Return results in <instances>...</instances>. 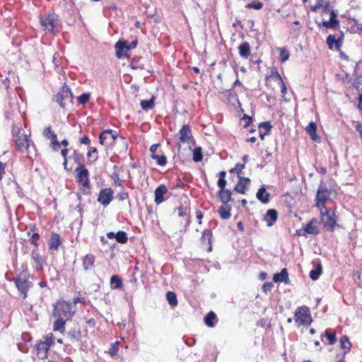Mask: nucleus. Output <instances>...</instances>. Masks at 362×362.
<instances>
[{
	"label": "nucleus",
	"mask_w": 362,
	"mask_h": 362,
	"mask_svg": "<svg viewBox=\"0 0 362 362\" xmlns=\"http://www.w3.org/2000/svg\"><path fill=\"white\" fill-rule=\"evenodd\" d=\"M76 182L83 187L81 189L83 194H89L90 185L89 181V173L86 168L83 165L80 164L75 170Z\"/></svg>",
	"instance_id": "1"
},
{
	"label": "nucleus",
	"mask_w": 362,
	"mask_h": 362,
	"mask_svg": "<svg viewBox=\"0 0 362 362\" xmlns=\"http://www.w3.org/2000/svg\"><path fill=\"white\" fill-rule=\"evenodd\" d=\"M321 222L325 228L329 231H334L337 226V216L334 211L320 209Z\"/></svg>",
	"instance_id": "2"
},
{
	"label": "nucleus",
	"mask_w": 362,
	"mask_h": 362,
	"mask_svg": "<svg viewBox=\"0 0 362 362\" xmlns=\"http://www.w3.org/2000/svg\"><path fill=\"white\" fill-rule=\"evenodd\" d=\"M295 321L298 325H310L313 322L310 311L308 307H298L295 312Z\"/></svg>",
	"instance_id": "3"
},
{
	"label": "nucleus",
	"mask_w": 362,
	"mask_h": 362,
	"mask_svg": "<svg viewBox=\"0 0 362 362\" xmlns=\"http://www.w3.org/2000/svg\"><path fill=\"white\" fill-rule=\"evenodd\" d=\"M72 307V305L66 301L58 303L57 305L54 306V316L61 317L63 319L68 320L74 313Z\"/></svg>",
	"instance_id": "4"
},
{
	"label": "nucleus",
	"mask_w": 362,
	"mask_h": 362,
	"mask_svg": "<svg viewBox=\"0 0 362 362\" xmlns=\"http://www.w3.org/2000/svg\"><path fill=\"white\" fill-rule=\"evenodd\" d=\"M73 94L71 89L66 86L64 85L57 94L54 95V100L59 103L61 107L64 108L66 102H71Z\"/></svg>",
	"instance_id": "5"
},
{
	"label": "nucleus",
	"mask_w": 362,
	"mask_h": 362,
	"mask_svg": "<svg viewBox=\"0 0 362 362\" xmlns=\"http://www.w3.org/2000/svg\"><path fill=\"white\" fill-rule=\"evenodd\" d=\"M330 192L325 186H320L316 194V204L315 206L320 210L323 209V206L329 199Z\"/></svg>",
	"instance_id": "6"
},
{
	"label": "nucleus",
	"mask_w": 362,
	"mask_h": 362,
	"mask_svg": "<svg viewBox=\"0 0 362 362\" xmlns=\"http://www.w3.org/2000/svg\"><path fill=\"white\" fill-rule=\"evenodd\" d=\"M337 14L338 13L336 10L332 9L329 13V20L323 21L322 22H316L318 27L323 26L326 28H338L339 27V21L337 19Z\"/></svg>",
	"instance_id": "7"
},
{
	"label": "nucleus",
	"mask_w": 362,
	"mask_h": 362,
	"mask_svg": "<svg viewBox=\"0 0 362 362\" xmlns=\"http://www.w3.org/2000/svg\"><path fill=\"white\" fill-rule=\"evenodd\" d=\"M40 23L45 30L52 33L57 24L54 14L49 13L41 17Z\"/></svg>",
	"instance_id": "8"
},
{
	"label": "nucleus",
	"mask_w": 362,
	"mask_h": 362,
	"mask_svg": "<svg viewBox=\"0 0 362 362\" xmlns=\"http://www.w3.org/2000/svg\"><path fill=\"white\" fill-rule=\"evenodd\" d=\"M117 133L112 129L104 130L99 136V142L101 145L112 144L117 138Z\"/></svg>",
	"instance_id": "9"
},
{
	"label": "nucleus",
	"mask_w": 362,
	"mask_h": 362,
	"mask_svg": "<svg viewBox=\"0 0 362 362\" xmlns=\"http://www.w3.org/2000/svg\"><path fill=\"white\" fill-rule=\"evenodd\" d=\"M113 190L111 188H105L100 191L97 201L103 206H107L113 199Z\"/></svg>",
	"instance_id": "10"
},
{
	"label": "nucleus",
	"mask_w": 362,
	"mask_h": 362,
	"mask_svg": "<svg viewBox=\"0 0 362 362\" xmlns=\"http://www.w3.org/2000/svg\"><path fill=\"white\" fill-rule=\"evenodd\" d=\"M13 281L21 296L23 298H26L27 293L30 287V282L27 279L21 278H15Z\"/></svg>",
	"instance_id": "11"
},
{
	"label": "nucleus",
	"mask_w": 362,
	"mask_h": 362,
	"mask_svg": "<svg viewBox=\"0 0 362 362\" xmlns=\"http://www.w3.org/2000/svg\"><path fill=\"white\" fill-rule=\"evenodd\" d=\"M32 141L27 134L20 135L16 140V145L18 150L24 151L28 148Z\"/></svg>",
	"instance_id": "12"
},
{
	"label": "nucleus",
	"mask_w": 362,
	"mask_h": 362,
	"mask_svg": "<svg viewBox=\"0 0 362 362\" xmlns=\"http://www.w3.org/2000/svg\"><path fill=\"white\" fill-rule=\"evenodd\" d=\"M212 231L210 229H205L201 237V243L203 247H207L208 252L212 250L211 245Z\"/></svg>",
	"instance_id": "13"
},
{
	"label": "nucleus",
	"mask_w": 362,
	"mask_h": 362,
	"mask_svg": "<svg viewBox=\"0 0 362 362\" xmlns=\"http://www.w3.org/2000/svg\"><path fill=\"white\" fill-rule=\"evenodd\" d=\"M180 141L182 143H188L192 136V131L189 125L184 124L179 131Z\"/></svg>",
	"instance_id": "14"
},
{
	"label": "nucleus",
	"mask_w": 362,
	"mask_h": 362,
	"mask_svg": "<svg viewBox=\"0 0 362 362\" xmlns=\"http://www.w3.org/2000/svg\"><path fill=\"white\" fill-rule=\"evenodd\" d=\"M115 48L116 52V56L118 58H123L127 57V52L128 51V48L125 41H118L115 44Z\"/></svg>",
	"instance_id": "15"
},
{
	"label": "nucleus",
	"mask_w": 362,
	"mask_h": 362,
	"mask_svg": "<svg viewBox=\"0 0 362 362\" xmlns=\"http://www.w3.org/2000/svg\"><path fill=\"white\" fill-rule=\"evenodd\" d=\"M168 192V189L165 185H160L155 190L154 202L156 204H160L164 201L163 195Z\"/></svg>",
	"instance_id": "16"
},
{
	"label": "nucleus",
	"mask_w": 362,
	"mask_h": 362,
	"mask_svg": "<svg viewBox=\"0 0 362 362\" xmlns=\"http://www.w3.org/2000/svg\"><path fill=\"white\" fill-rule=\"evenodd\" d=\"M83 269L87 272L93 269L95 266V257L93 255L88 254L83 259Z\"/></svg>",
	"instance_id": "17"
},
{
	"label": "nucleus",
	"mask_w": 362,
	"mask_h": 362,
	"mask_svg": "<svg viewBox=\"0 0 362 362\" xmlns=\"http://www.w3.org/2000/svg\"><path fill=\"white\" fill-rule=\"evenodd\" d=\"M107 237L109 239L115 238L119 243H126L128 240L127 233L124 231L119 230L117 233L114 232H109L107 233Z\"/></svg>",
	"instance_id": "18"
},
{
	"label": "nucleus",
	"mask_w": 362,
	"mask_h": 362,
	"mask_svg": "<svg viewBox=\"0 0 362 362\" xmlns=\"http://www.w3.org/2000/svg\"><path fill=\"white\" fill-rule=\"evenodd\" d=\"M49 349L47 343H43L42 341H40L35 346L37 355L41 359H45L47 357Z\"/></svg>",
	"instance_id": "19"
},
{
	"label": "nucleus",
	"mask_w": 362,
	"mask_h": 362,
	"mask_svg": "<svg viewBox=\"0 0 362 362\" xmlns=\"http://www.w3.org/2000/svg\"><path fill=\"white\" fill-rule=\"evenodd\" d=\"M38 248H34L31 252L32 259L35 262V269L37 271H40L43 269V262L44 260L42 258L41 255L37 252Z\"/></svg>",
	"instance_id": "20"
},
{
	"label": "nucleus",
	"mask_w": 362,
	"mask_h": 362,
	"mask_svg": "<svg viewBox=\"0 0 362 362\" xmlns=\"http://www.w3.org/2000/svg\"><path fill=\"white\" fill-rule=\"evenodd\" d=\"M278 218V213L275 209H269L264 218V220L267 222V226L271 227L276 221Z\"/></svg>",
	"instance_id": "21"
},
{
	"label": "nucleus",
	"mask_w": 362,
	"mask_h": 362,
	"mask_svg": "<svg viewBox=\"0 0 362 362\" xmlns=\"http://www.w3.org/2000/svg\"><path fill=\"white\" fill-rule=\"evenodd\" d=\"M317 223L316 218H312L310 221L305 226L304 230L310 235H317L320 233L318 227L315 225Z\"/></svg>",
	"instance_id": "22"
},
{
	"label": "nucleus",
	"mask_w": 362,
	"mask_h": 362,
	"mask_svg": "<svg viewBox=\"0 0 362 362\" xmlns=\"http://www.w3.org/2000/svg\"><path fill=\"white\" fill-rule=\"evenodd\" d=\"M274 282H284L286 284L289 283L288 273L286 268L281 269L279 273H276L273 276Z\"/></svg>",
	"instance_id": "23"
},
{
	"label": "nucleus",
	"mask_w": 362,
	"mask_h": 362,
	"mask_svg": "<svg viewBox=\"0 0 362 362\" xmlns=\"http://www.w3.org/2000/svg\"><path fill=\"white\" fill-rule=\"evenodd\" d=\"M326 42L329 49H333L334 47L337 49H340L342 44V39L341 37H339L337 40L334 35H329L327 37Z\"/></svg>",
	"instance_id": "24"
},
{
	"label": "nucleus",
	"mask_w": 362,
	"mask_h": 362,
	"mask_svg": "<svg viewBox=\"0 0 362 362\" xmlns=\"http://www.w3.org/2000/svg\"><path fill=\"white\" fill-rule=\"evenodd\" d=\"M62 241L60 239V236L57 233H52L51 237L49 241V250H57L59 246L60 245Z\"/></svg>",
	"instance_id": "25"
},
{
	"label": "nucleus",
	"mask_w": 362,
	"mask_h": 362,
	"mask_svg": "<svg viewBox=\"0 0 362 362\" xmlns=\"http://www.w3.org/2000/svg\"><path fill=\"white\" fill-rule=\"evenodd\" d=\"M250 182V180L249 178L239 176V182L235 185V190L240 194H245L246 185Z\"/></svg>",
	"instance_id": "26"
},
{
	"label": "nucleus",
	"mask_w": 362,
	"mask_h": 362,
	"mask_svg": "<svg viewBox=\"0 0 362 362\" xmlns=\"http://www.w3.org/2000/svg\"><path fill=\"white\" fill-rule=\"evenodd\" d=\"M256 197L263 204H267L269 202L270 194L267 192L264 187H261L258 189Z\"/></svg>",
	"instance_id": "27"
},
{
	"label": "nucleus",
	"mask_w": 362,
	"mask_h": 362,
	"mask_svg": "<svg viewBox=\"0 0 362 362\" xmlns=\"http://www.w3.org/2000/svg\"><path fill=\"white\" fill-rule=\"evenodd\" d=\"M239 54L243 58H248V57L250 55V45L249 42L245 41L242 42L239 47Z\"/></svg>",
	"instance_id": "28"
},
{
	"label": "nucleus",
	"mask_w": 362,
	"mask_h": 362,
	"mask_svg": "<svg viewBox=\"0 0 362 362\" xmlns=\"http://www.w3.org/2000/svg\"><path fill=\"white\" fill-rule=\"evenodd\" d=\"M218 197L223 204H227L231 199V192L229 189H220Z\"/></svg>",
	"instance_id": "29"
},
{
	"label": "nucleus",
	"mask_w": 362,
	"mask_h": 362,
	"mask_svg": "<svg viewBox=\"0 0 362 362\" xmlns=\"http://www.w3.org/2000/svg\"><path fill=\"white\" fill-rule=\"evenodd\" d=\"M317 125L315 122H311L309 123L308 126L306 127V132L310 136L312 140L317 141L320 140L319 136H317Z\"/></svg>",
	"instance_id": "30"
},
{
	"label": "nucleus",
	"mask_w": 362,
	"mask_h": 362,
	"mask_svg": "<svg viewBox=\"0 0 362 362\" xmlns=\"http://www.w3.org/2000/svg\"><path fill=\"white\" fill-rule=\"evenodd\" d=\"M67 336L71 341H78L81 337V332L78 328H71L68 331Z\"/></svg>",
	"instance_id": "31"
},
{
	"label": "nucleus",
	"mask_w": 362,
	"mask_h": 362,
	"mask_svg": "<svg viewBox=\"0 0 362 362\" xmlns=\"http://www.w3.org/2000/svg\"><path fill=\"white\" fill-rule=\"evenodd\" d=\"M231 207L228 204H223L218 209V214L223 219H228L230 216Z\"/></svg>",
	"instance_id": "32"
},
{
	"label": "nucleus",
	"mask_w": 362,
	"mask_h": 362,
	"mask_svg": "<svg viewBox=\"0 0 362 362\" xmlns=\"http://www.w3.org/2000/svg\"><path fill=\"white\" fill-rule=\"evenodd\" d=\"M57 319L54 322L53 329L54 331H59L63 332L64 330V325L66 319H63L61 317H55Z\"/></svg>",
	"instance_id": "33"
},
{
	"label": "nucleus",
	"mask_w": 362,
	"mask_h": 362,
	"mask_svg": "<svg viewBox=\"0 0 362 362\" xmlns=\"http://www.w3.org/2000/svg\"><path fill=\"white\" fill-rule=\"evenodd\" d=\"M216 322V315L211 311L204 317V322L209 327H214Z\"/></svg>",
	"instance_id": "34"
},
{
	"label": "nucleus",
	"mask_w": 362,
	"mask_h": 362,
	"mask_svg": "<svg viewBox=\"0 0 362 362\" xmlns=\"http://www.w3.org/2000/svg\"><path fill=\"white\" fill-rule=\"evenodd\" d=\"M322 273V267L320 262L316 265V268L310 272L309 276L312 280H317Z\"/></svg>",
	"instance_id": "35"
},
{
	"label": "nucleus",
	"mask_w": 362,
	"mask_h": 362,
	"mask_svg": "<svg viewBox=\"0 0 362 362\" xmlns=\"http://www.w3.org/2000/svg\"><path fill=\"white\" fill-rule=\"evenodd\" d=\"M110 286L112 288H121L123 286L122 279L117 275H114L110 279Z\"/></svg>",
	"instance_id": "36"
},
{
	"label": "nucleus",
	"mask_w": 362,
	"mask_h": 362,
	"mask_svg": "<svg viewBox=\"0 0 362 362\" xmlns=\"http://www.w3.org/2000/svg\"><path fill=\"white\" fill-rule=\"evenodd\" d=\"M140 105L144 110H151L154 106V97H152L150 100H141Z\"/></svg>",
	"instance_id": "37"
},
{
	"label": "nucleus",
	"mask_w": 362,
	"mask_h": 362,
	"mask_svg": "<svg viewBox=\"0 0 362 362\" xmlns=\"http://www.w3.org/2000/svg\"><path fill=\"white\" fill-rule=\"evenodd\" d=\"M166 298L168 303L171 306H175L177 304V296L174 292L168 291L166 293Z\"/></svg>",
	"instance_id": "38"
},
{
	"label": "nucleus",
	"mask_w": 362,
	"mask_h": 362,
	"mask_svg": "<svg viewBox=\"0 0 362 362\" xmlns=\"http://www.w3.org/2000/svg\"><path fill=\"white\" fill-rule=\"evenodd\" d=\"M203 159L202 148L196 147L193 151V160L194 162H200Z\"/></svg>",
	"instance_id": "39"
},
{
	"label": "nucleus",
	"mask_w": 362,
	"mask_h": 362,
	"mask_svg": "<svg viewBox=\"0 0 362 362\" xmlns=\"http://www.w3.org/2000/svg\"><path fill=\"white\" fill-rule=\"evenodd\" d=\"M340 344L341 348L346 349V351H344V354H346L348 351H350L351 344L347 337L344 336V337H342L340 340Z\"/></svg>",
	"instance_id": "40"
},
{
	"label": "nucleus",
	"mask_w": 362,
	"mask_h": 362,
	"mask_svg": "<svg viewBox=\"0 0 362 362\" xmlns=\"http://www.w3.org/2000/svg\"><path fill=\"white\" fill-rule=\"evenodd\" d=\"M246 8H254L256 10H260L263 8V4L260 1H257L256 0H253L250 3L247 4L245 6Z\"/></svg>",
	"instance_id": "41"
},
{
	"label": "nucleus",
	"mask_w": 362,
	"mask_h": 362,
	"mask_svg": "<svg viewBox=\"0 0 362 362\" xmlns=\"http://www.w3.org/2000/svg\"><path fill=\"white\" fill-rule=\"evenodd\" d=\"M325 337L329 340V344H334L337 341L336 335L334 332H331L329 329H327L325 331Z\"/></svg>",
	"instance_id": "42"
},
{
	"label": "nucleus",
	"mask_w": 362,
	"mask_h": 362,
	"mask_svg": "<svg viewBox=\"0 0 362 362\" xmlns=\"http://www.w3.org/2000/svg\"><path fill=\"white\" fill-rule=\"evenodd\" d=\"M259 128H264L265 129L264 134H270L272 125L271 124L270 122H262L259 124Z\"/></svg>",
	"instance_id": "43"
},
{
	"label": "nucleus",
	"mask_w": 362,
	"mask_h": 362,
	"mask_svg": "<svg viewBox=\"0 0 362 362\" xmlns=\"http://www.w3.org/2000/svg\"><path fill=\"white\" fill-rule=\"evenodd\" d=\"M279 56L281 62H285L288 59L290 54L288 50L284 48H281L280 49Z\"/></svg>",
	"instance_id": "44"
},
{
	"label": "nucleus",
	"mask_w": 362,
	"mask_h": 362,
	"mask_svg": "<svg viewBox=\"0 0 362 362\" xmlns=\"http://www.w3.org/2000/svg\"><path fill=\"white\" fill-rule=\"evenodd\" d=\"M153 159L156 160L159 165H165L167 163L166 157L163 155H153Z\"/></svg>",
	"instance_id": "45"
},
{
	"label": "nucleus",
	"mask_w": 362,
	"mask_h": 362,
	"mask_svg": "<svg viewBox=\"0 0 362 362\" xmlns=\"http://www.w3.org/2000/svg\"><path fill=\"white\" fill-rule=\"evenodd\" d=\"M90 94L89 93H85L78 96V100L80 104H86L90 99Z\"/></svg>",
	"instance_id": "46"
},
{
	"label": "nucleus",
	"mask_w": 362,
	"mask_h": 362,
	"mask_svg": "<svg viewBox=\"0 0 362 362\" xmlns=\"http://www.w3.org/2000/svg\"><path fill=\"white\" fill-rule=\"evenodd\" d=\"M40 238V235L37 233H33L30 238V242L34 245L35 248H38L37 240Z\"/></svg>",
	"instance_id": "47"
},
{
	"label": "nucleus",
	"mask_w": 362,
	"mask_h": 362,
	"mask_svg": "<svg viewBox=\"0 0 362 362\" xmlns=\"http://www.w3.org/2000/svg\"><path fill=\"white\" fill-rule=\"evenodd\" d=\"M118 349H119V347H118V344L117 343H113L111 344V346L108 351V353L111 355V356H115L117 354L118 352Z\"/></svg>",
	"instance_id": "48"
},
{
	"label": "nucleus",
	"mask_w": 362,
	"mask_h": 362,
	"mask_svg": "<svg viewBox=\"0 0 362 362\" xmlns=\"http://www.w3.org/2000/svg\"><path fill=\"white\" fill-rule=\"evenodd\" d=\"M321 8H322V13H330V11L332 10L330 8L329 2L326 0H325V1H323V6H321Z\"/></svg>",
	"instance_id": "49"
},
{
	"label": "nucleus",
	"mask_w": 362,
	"mask_h": 362,
	"mask_svg": "<svg viewBox=\"0 0 362 362\" xmlns=\"http://www.w3.org/2000/svg\"><path fill=\"white\" fill-rule=\"evenodd\" d=\"M354 86L358 91H362V76L356 78L354 81Z\"/></svg>",
	"instance_id": "50"
},
{
	"label": "nucleus",
	"mask_w": 362,
	"mask_h": 362,
	"mask_svg": "<svg viewBox=\"0 0 362 362\" xmlns=\"http://www.w3.org/2000/svg\"><path fill=\"white\" fill-rule=\"evenodd\" d=\"M54 337H53V335L52 334H49L48 335H47L46 337H45L44 338V341H42L43 343H47L48 344V348L50 347V346L53 344L54 342Z\"/></svg>",
	"instance_id": "51"
},
{
	"label": "nucleus",
	"mask_w": 362,
	"mask_h": 362,
	"mask_svg": "<svg viewBox=\"0 0 362 362\" xmlns=\"http://www.w3.org/2000/svg\"><path fill=\"white\" fill-rule=\"evenodd\" d=\"M273 284L271 282H266L262 286V291L264 293H267L272 290Z\"/></svg>",
	"instance_id": "52"
},
{
	"label": "nucleus",
	"mask_w": 362,
	"mask_h": 362,
	"mask_svg": "<svg viewBox=\"0 0 362 362\" xmlns=\"http://www.w3.org/2000/svg\"><path fill=\"white\" fill-rule=\"evenodd\" d=\"M323 0H317V4L314 6H312L310 9L314 11V12H316L319 8H321L322 6H323Z\"/></svg>",
	"instance_id": "53"
},
{
	"label": "nucleus",
	"mask_w": 362,
	"mask_h": 362,
	"mask_svg": "<svg viewBox=\"0 0 362 362\" xmlns=\"http://www.w3.org/2000/svg\"><path fill=\"white\" fill-rule=\"evenodd\" d=\"M243 168H245V163H243V164L237 163L235 165L234 170H235V173H237L238 177L240 176V174L242 172Z\"/></svg>",
	"instance_id": "54"
},
{
	"label": "nucleus",
	"mask_w": 362,
	"mask_h": 362,
	"mask_svg": "<svg viewBox=\"0 0 362 362\" xmlns=\"http://www.w3.org/2000/svg\"><path fill=\"white\" fill-rule=\"evenodd\" d=\"M54 132H53L52 131V129H51V127L49 126L47 127H46L44 131H43V136L45 137H47V138H49L52 136V134H54Z\"/></svg>",
	"instance_id": "55"
},
{
	"label": "nucleus",
	"mask_w": 362,
	"mask_h": 362,
	"mask_svg": "<svg viewBox=\"0 0 362 362\" xmlns=\"http://www.w3.org/2000/svg\"><path fill=\"white\" fill-rule=\"evenodd\" d=\"M218 186L220 187V189H226V180L225 178H219L217 182Z\"/></svg>",
	"instance_id": "56"
},
{
	"label": "nucleus",
	"mask_w": 362,
	"mask_h": 362,
	"mask_svg": "<svg viewBox=\"0 0 362 362\" xmlns=\"http://www.w3.org/2000/svg\"><path fill=\"white\" fill-rule=\"evenodd\" d=\"M112 178L116 185L122 187V181L119 180V175L117 173H113Z\"/></svg>",
	"instance_id": "57"
},
{
	"label": "nucleus",
	"mask_w": 362,
	"mask_h": 362,
	"mask_svg": "<svg viewBox=\"0 0 362 362\" xmlns=\"http://www.w3.org/2000/svg\"><path fill=\"white\" fill-rule=\"evenodd\" d=\"M49 139H51V144L58 145L59 141L57 140V136L55 133L52 134V136L49 137Z\"/></svg>",
	"instance_id": "58"
},
{
	"label": "nucleus",
	"mask_w": 362,
	"mask_h": 362,
	"mask_svg": "<svg viewBox=\"0 0 362 362\" xmlns=\"http://www.w3.org/2000/svg\"><path fill=\"white\" fill-rule=\"evenodd\" d=\"M178 212L180 216H187L188 214V209L187 208L180 207L178 209Z\"/></svg>",
	"instance_id": "59"
},
{
	"label": "nucleus",
	"mask_w": 362,
	"mask_h": 362,
	"mask_svg": "<svg viewBox=\"0 0 362 362\" xmlns=\"http://www.w3.org/2000/svg\"><path fill=\"white\" fill-rule=\"evenodd\" d=\"M118 197H119V200L123 201V200L128 199L129 195H128L127 192H122L119 193Z\"/></svg>",
	"instance_id": "60"
},
{
	"label": "nucleus",
	"mask_w": 362,
	"mask_h": 362,
	"mask_svg": "<svg viewBox=\"0 0 362 362\" xmlns=\"http://www.w3.org/2000/svg\"><path fill=\"white\" fill-rule=\"evenodd\" d=\"M159 146V144H153L151 147H150V151L151 153V158H153V155H156V151L158 148V147Z\"/></svg>",
	"instance_id": "61"
},
{
	"label": "nucleus",
	"mask_w": 362,
	"mask_h": 362,
	"mask_svg": "<svg viewBox=\"0 0 362 362\" xmlns=\"http://www.w3.org/2000/svg\"><path fill=\"white\" fill-rule=\"evenodd\" d=\"M73 158H74L75 163H79L80 159H81V155L79 153H78L76 151H74V154H73Z\"/></svg>",
	"instance_id": "62"
},
{
	"label": "nucleus",
	"mask_w": 362,
	"mask_h": 362,
	"mask_svg": "<svg viewBox=\"0 0 362 362\" xmlns=\"http://www.w3.org/2000/svg\"><path fill=\"white\" fill-rule=\"evenodd\" d=\"M81 144L89 145L90 144V139L88 136H83L80 139Z\"/></svg>",
	"instance_id": "63"
},
{
	"label": "nucleus",
	"mask_w": 362,
	"mask_h": 362,
	"mask_svg": "<svg viewBox=\"0 0 362 362\" xmlns=\"http://www.w3.org/2000/svg\"><path fill=\"white\" fill-rule=\"evenodd\" d=\"M21 134V129L19 127H13L12 129V134L14 136H16L17 138L19 136V134Z\"/></svg>",
	"instance_id": "64"
}]
</instances>
